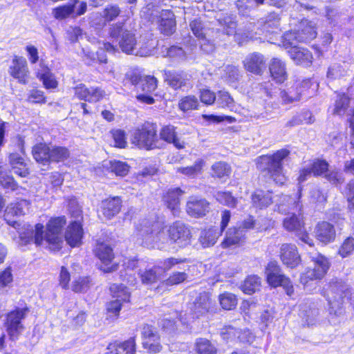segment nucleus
<instances>
[{"instance_id":"f704fd0d","label":"nucleus","mask_w":354,"mask_h":354,"mask_svg":"<svg viewBox=\"0 0 354 354\" xmlns=\"http://www.w3.org/2000/svg\"><path fill=\"white\" fill-rule=\"evenodd\" d=\"M41 69L37 72V77L39 78L46 88H55L57 86V82L50 69L42 63L39 64Z\"/></svg>"},{"instance_id":"13d9d810","label":"nucleus","mask_w":354,"mask_h":354,"mask_svg":"<svg viewBox=\"0 0 354 354\" xmlns=\"http://www.w3.org/2000/svg\"><path fill=\"white\" fill-rule=\"evenodd\" d=\"M158 80L153 76H147L141 80L140 87L142 91L151 93L157 88Z\"/></svg>"},{"instance_id":"ddd939ff","label":"nucleus","mask_w":354,"mask_h":354,"mask_svg":"<svg viewBox=\"0 0 354 354\" xmlns=\"http://www.w3.org/2000/svg\"><path fill=\"white\" fill-rule=\"evenodd\" d=\"M30 203L25 199H21L16 202L10 203L5 211V220L7 223L17 228L19 225L15 221H11L10 217L12 216H21L29 212Z\"/></svg>"},{"instance_id":"3c124183","label":"nucleus","mask_w":354,"mask_h":354,"mask_svg":"<svg viewBox=\"0 0 354 354\" xmlns=\"http://www.w3.org/2000/svg\"><path fill=\"white\" fill-rule=\"evenodd\" d=\"M346 68V66L344 63L343 64H333L328 68L327 77L331 79L340 78L346 74L347 71Z\"/></svg>"},{"instance_id":"f8f14e48","label":"nucleus","mask_w":354,"mask_h":354,"mask_svg":"<svg viewBox=\"0 0 354 354\" xmlns=\"http://www.w3.org/2000/svg\"><path fill=\"white\" fill-rule=\"evenodd\" d=\"M161 228V224L158 221L143 220L137 226L138 235L142 239L146 244H151L155 241L156 237Z\"/></svg>"},{"instance_id":"a19ab883","label":"nucleus","mask_w":354,"mask_h":354,"mask_svg":"<svg viewBox=\"0 0 354 354\" xmlns=\"http://www.w3.org/2000/svg\"><path fill=\"white\" fill-rule=\"evenodd\" d=\"M70 156V152L66 147L61 146H51L50 153V162H62Z\"/></svg>"},{"instance_id":"864d4df0","label":"nucleus","mask_w":354,"mask_h":354,"mask_svg":"<svg viewBox=\"0 0 354 354\" xmlns=\"http://www.w3.org/2000/svg\"><path fill=\"white\" fill-rule=\"evenodd\" d=\"M241 335V333L240 331L231 326H225L221 332V335L223 339L226 341H232L236 338L239 339L241 342L245 341Z\"/></svg>"},{"instance_id":"1a4fd4ad","label":"nucleus","mask_w":354,"mask_h":354,"mask_svg":"<svg viewBox=\"0 0 354 354\" xmlns=\"http://www.w3.org/2000/svg\"><path fill=\"white\" fill-rule=\"evenodd\" d=\"M156 139V129L153 126L145 127L136 130L132 138V143L139 148L149 149L155 147Z\"/></svg>"},{"instance_id":"423d86ee","label":"nucleus","mask_w":354,"mask_h":354,"mask_svg":"<svg viewBox=\"0 0 354 354\" xmlns=\"http://www.w3.org/2000/svg\"><path fill=\"white\" fill-rule=\"evenodd\" d=\"M164 80L174 90L183 91L192 86L191 75L183 71H165Z\"/></svg>"},{"instance_id":"b1692460","label":"nucleus","mask_w":354,"mask_h":354,"mask_svg":"<svg viewBox=\"0 0 354 354\" xmlns=\"http://www.w3.org/2000/svg\"><path fill=\"white\" fill-rule=\"evenodd\" d=\"M288 53L291 59L297 64L308 66L313 62V55L308 49L295 46L290 48Z\"/></svg>"},{"instance_id":"473e14b6","label":"nucleus","mask_w":354,"mask_h":354,"mask_svg":"<svg viewBox=\"0 0 354 354\" xmlns=\"http://www.w3.org/2000/svg\"><path fill=\"white\" fill-rule=\"evenodd\" d=\"M212 301L208 292L200 293L193 304L192 310L198 316L208 312Z\"/></svg>"},{"instance_id":"a211bd4d","label":"nucleus","mask_w":354,"mask_h":354,"mask_svg":"<svg viewBox=\"0 0 354 354\" xmlns=\"http://www.w3.org/2000/svg\"><path fill=\"white\" fill-rule=\"evenodd\" d=\"M243 66L246 71L255 75H261L266 68V59L263 55L254 53L245 58Z\"/></svg>"},{"instance_id":"7c9ffc66","label":"nucleus","mask_w":354,"mask_h":354,"mask_svg":"<svg viewBox=\"0 0 354 354\" xmlns=\"http://www.w3.org/2000/svg\"><path fill=\"white\" fill-rule=\"evenodd\" d=\"M270 71L272 77L277 82H283L287 77L285 64L277 58H273L270 64Z\"/></svg>"},{"instance_id":"9b49d317","label":"nucleus","mask_w":354,"mask_h":354,"mask_svg":"<svg viewBox=\"0 0 354 354\" xmlns=\"http://www.w3.org/2000/svg\"><path fill=\"white\" fill-rule=\"evenodd\" d=\"M44 226L41 224H37L34 227L29 225H24L21 231L19 232L21 244L26 245L35 243L41 245L44 241Z\"/></svg>"},{"instance_id":"8fccbe9b","label":"nucleus","mask_w":354,"mask_h":354,"mask_svg":"<svg viewBox=\"0 0 354 354\" xmlns=\"http://www.w3.org/2000/svg\"><path fill=\"white\" fill-rule=\"evenodd\" d=\"M282 45L286 48H295L299 41V32L297 28L294 31L286 32L282 37Z\"/></svg>"},{"instance_id":"4be33fe9","label":"nucleus","mask_w":354,"mask_h":354,"mask_svg":"<svg viewBox=\"0 0 354 354\" xmlns=\"http://www.w3.org/2000/svg\"><path fill=\"white\" fill-rule=\"evenodd\" d=\"M82 235L83 230L80 223L74 221L66 230L65 239L71 247H76L80 244Z\"/></svg>"},{"instance_id":"bb28decb","label":"nucleus","mask_w":354,"mask_h":354,"mask_svg":"<svg viewBox=\"0 0 354 354\" xmlns=\"http://www.w3.org/2000/svg\"><path fill=\"white\" fill-rule=\"evenodd\" d=\"M9 163L15 174L21 177H26L29 174V170L24 158L17 153H11L9 156Z\"/></svg>"},{"instance_id":"e2e57ef3","label":"nucleus","mask_w":354,"mask_h":354,"mask_svg":"<svg viewBox=\"0 0 354 354\" xmlns=\"http://www.w3.org/2000/svg\"><path fill=\"white\" fill-rule=\"evenodd\" d=\"M354 250V239L352 237H348L344 240L343 243L342 244L339 250V254L342 257H346L350 255L352 252Z\"/></svg>"},{"instance_id":"338daca9","label":"nucleus","mask_w":354,"mask_h":354,"mask_svg":"<svg viewBox=\"0 0 354 354\" xmlns=\"http://www.w3.org/2000/svg\"><path fill=\"white\" fill-rule=\"evenodd\" d=\"M199 97L201 102L206 105L214 104L216 98L215 93L207 88L201 89Z\"/></svg>"},{"instance_id":"f257e3e1","label":"nucleus","mask_w":354,"mask_h":354,"mask_svg":"<svg viewBox=\"0 0 354 354\" xmlns=\"http://www.w3.org/2000/svg\"><path fill=\"white\" fill-rule=\"evenodd\" d=\"M289 154L288 150L282 149L272 156H259L256 160L257 167L262 172H267L276 183L282 185L286 180L283 172V162Z\"/></svg>"},{"instance_id":"bf43d9fd","label":"nucleus","mask_w":354,"mask_h":354,"mask_svg":"<svg viewBox=\"0 0 354 354\" xmlns=\"http://www.w3.org/2000/svg\"><path fill=\"white\" fill-rule=\"evenodd\" d=\"M90 283L88 277H79L73 281L72 290L75 292H85L89 288Z\"/></svg>"},{"instance_id":"20e7f679","label":"nucleus","mask_w":354,"mask_h":354,"mask_svg":"<svg viewBox=\"0 0 354 354\" xmlns=\"http://www.w3.org/2000/svg\"><path fill=\"white\" fill-rule=\"evenodd\" d=\"M110 291L114 299L107 303L106 310L110 316L118 317L122 304L129 301L130 292L126 286L115 283L111 286Z\"/></svg>"},{"instance_id":"6ab92c4d","label":"nucleus","mask_w":354,"mask_h":354,"mask_svg":"<svg viewBox=\"0 0 354 354\" xmlns=\"http://www.w3.org/2000/svg\"><path fill=\"white\" fill-rule=\"evenodd\" d=\"M95 254L104 264V267L101 268L104 272H111L117 270V265L107 266L114 257L113 249L110 245L104 243H98L95 248Z\"/></svg>"},{"instance_id":"f03ea898","label":"nucleus","mask_w":354,"mask_h":354,"mask_svg":"<svg viewBox=\"0 0 354 354\" xmlns=\"http://www.w3.org/2000/svg\"><path fill=\"white\" fill-rule=\"evenodd\" d=\"M349 296L350 291L346 286L337 281L330 282L325 293L331 312L335 314H337L342 308Z\"/></svg>"},{"instance_id":"0e129e2a","label":"nucleus","mask_w":354,"mask_h":354,"mask_svg":"<svg viewBox=\"0 0 354 354\" xmlns=\"http://www.w3.org/2000/svg\"><path fill=\"white\" fill-rule=\"evenodd\" d=\"M190 28L193 34L199 39H205V28L201 21L199 19H194L191 21L189 24Z\"/></svg>"},{"instance_id":"f3484780","label":"nucleus","mask_w":354,"mask_h":354,"mask_svg":"<svg viewBox=\"0 0 354 354\" xmlns=\"http://www.w3.org/2000/svg\"><path fill=\"white\" fill-rule=\"evenodd\" d=\"M136 343L134 337L120 342H113L109 343L104 354H136Z\"/></svg>"},{"instance_id":"69168bd1","label":"nucleus","mask_w":354,"mask_h":354,"mask_svg":"<svg viewBox=\"0 0 354 354\" xmlns=\"http://www.w3.org/2000/svg\"><path fill=\"white\" fill-rule=\"evenodd\" d=\"M142 345L145 348L147 349L149 353H159L162 349L159 335L157 336V338H154V340L150 339L146 342H142Z\"/></svg>"},{"instance_id":"aec40b11","label":"nucleus","mask_w":354,"mask_h":354,"mask_svg":"<svg viewBox=\"0 0 354 354\" xmlns=\"http://www.w3.org/2000/svg\"><path fill=\"white\" fill-rule=\"evenodd\" d=\"M299 32V41L307 42L316 37L317 30L313 22L307 19L301 20L297 25Z\"/></svg>"},{"instance_id":"79ce46f5","label":"nucleus","mask_w":354,"mask_h":354,"mask_svg":"<svg viewBox=\"0 0 354 354\" xmlns=\"http://www.w3.org/2000/svg\"><path fill=\"white\" fill-rule=\"evenodd\" d=\"M303 226V221L295 214L287 216L283 220V227L290 232H295L296 233L301 232Z\"/></svg>"},{"instance_id":"72a5a7b5","label":"nucleus","mask_w":354,"mask_h":354,"mask_svg":"<svg viewBox=\"0 0 354 354\" xmlns=\"http://www.w3.org/2000/svg\"><path fill=\"white\" fill-rule=\"evenodd\" d=\"M136 44L135 35L131 31L126 30L123 32L119 45L124 53L127 54L133 53Z\"/></svg>"},{"instance_id":"052dcab7","label":"nucleus","mask_w":354,"mask_h":354,"mask_svg":"<svg viewBox=\"0 0 354 354\" xmlns=\"http://www.w3.org/2000/svg\"><path fill=\"white\" fill-rule=\"evenodd\" d=\"M309 167L314 176H320L328 171V164L325 160H316Z\"/></svg>"},{"instance_id":"a18cd8bd","label":"nucleus","mask_w":354,"mask_h":354,"mask_svg":"<svg viewBox=\"0 0 354 354\" xmlns=\"http://www.w3.org/2000/svg\"><path fill=\"white\" fill-rule=\"evenodd\" d=\"M158 269V268L157 266H154L151 268L140 271L139 274L142 283L152 284L156 283L159 279Z\"/></svg>"},{"instance_id":"603ef678","label":"nucleus","mask_w":354,"mask_h":354,"mask_svg":"<svg viewBox=\"0 0 354 354\" xmlns=\"http://www.w3.org/2000/svg\"><path fill=\"white\" fill-rule=\"evenodd\" d=\"M121 12L120 8L116 5H108L102 11V17L105 21L110 22L115 19Z\"/></svg>"},{"instance_id":"cd10ccee","label":"nucleus","mask_w":354,"mask_h":354,"mask_svg":"<svg viewBox=\"0 0 354 354\" xmlns=\"http://www.w3.org/2000/svg\"><path fill=\"white\" fill-rule=\"evenodd\" d=\"M245 239V233L241 227L230 228L226 233L225 238L221 243L223 248L236 245Z\"/></svg>"},{"instance_id":"49530a36","label":"nucleus","mask_w":354,"mask_h":354,"mask_svg":"<svg viewBox=\"0 0 354 354\" xmlns=\"http://www.w3.org/2000/svg\"><path fill=\"white\" fill-rule=\"evenodd\" d=\"M261 285V279L257 275L249 276L242 285L243 291L251 295L259 289Z\"/></svg>"},{"instance_id":"6e6d98bb","label":"nucleus","mask_w":354,"mask_h":354,"mask_svg":"<svg viewBox=\"0 0 354 354\" xmlns=\"http://www.w3.org/2000/svg\"><path fill=\"white\" fill-rule=\"evenodd\" d=\"M349 103V98L345 95H339V98L336 100L333 113L342 115L346 112Z\"/></svg>"},{"instance_id":"9d476101","label":"nucleus","mask_w":354,"mask_h":354,"mask_svg":"<svg viewBox=\"0 0 354 354\" xmlns=\"http://www.w3.org/2000/svg\"><path fill=\"white\" fill-rule=\"evenodd\" d=\"M8 73L13 78L17 80L19 83L26 84L30 75L26 59L24 57L15 55Z\"/></svg>"},{"instance_id":"774afa93","label":"nucleus","mask_w":354,"mask_h":354,"mask_svg":"<svg viewBox=\"0 0 354 354\" xmlns=\"http://www.w3.org/2000/svg\"><path fill=\"white\" fill-rule=\"evenodd\" d=\"M111 133L115 142V146L119 148H124L127 145L124 131L117 129L112 131Z\"/></svg>"},{"instance_id":"412c9836","label":"nucleus","mask_w":354,"mask_h":354,"mask_svg":"<svg viewBox=\"0 0 354 354\" xmlns=\"http://www.w3.org/2000/svg\"><path fill=\"white\" fill-rule=\"evenodd\" d=\"M122 207V200L118 196L109 198L102 201V214L108 219L118 214Z\"/></svg>"},{"instance_id":"ea45409f","label":"nucleus","mask_w":354,"mask_h":354,"mask_svg":"<svg viewBox=\"0 0 354 354\" xmlns=\"http://www.w3.org/2000/svg\"><path fill=\"white\" fill-rule=\"evenodd\" d=\"M199 102L198 98L193 95H189L182 97L178 102V108L183 112L196 110L198 109Z\"/></svg>"},{"instance_id":"5701e85b","label":"nucleus","mask_w":354,"mask_h":354,"mask_svg":"<svg viewBox=\"0 0 354 354\" xmlns=\"http://www.w3.org/2000/svg\"><path fill=\"white\" fill-rule=\"evenodd\" d=\"M159 29L165 35H171L176 30V21L173 12L162 10L160 15Z\"/></svg>"},{"instance_id":"de8ad7c7","label":"nucleus","mask_w":354,"mask_h":354,"mask_svg":"<svg viewBox=\"0 0 354 354\" xmlns=\"http://www.w3.org/2000/svg\"><path fill=\"white\" fill-rule=\"evenodd\" d=\"M196 348L198 354H215L216 353V347L209 340L203 338L197 339Z\"/></svg>"},{"instance_id":"a878e982","label":"nucleus","mask_w":354,"mask_h":354,"mask_svg":"<svg viewBox=\"0 0 354 354\" xmlns=\"http://www.w3.org/2000/svg\"><path fill=\"white\" fill-rule=\"evenodd\" d=\"M316 236L318 240L324 243L334 241L335 230L333 225L328 222L319 223L316 227Z\"/></svg>"},{"instance_id":"5fc2aeb1","label":"nucleus","mask_w":354,"mask_h":354,"mask_svg":"<svg viewBox=\"0 0 354 354\" xmlns=\"http://www.w3.org/2000/svg\"><path fill=\"white\" fill-rule=\"evenodd\" d=\"M216 198L218 201L230 207H235L236 205L237 200L231 195L230 192H218L216 194Z\"/></svg>"},{"instance_id":"37998d69","label":"nucleus","mask_w":354,"mask_h":354,"mask_svg":"<svg viewBox=\"0 0 354 354\" xmlns=\"http://www.w3.org/2000/svg\"><path fill=\"white\" fill-rule=\"evenodd\" d=\"M74 6L75 5H70L68 3L54 8L52 13L54 17L59 20H62L69 17H74Z\"/></svg>"},{"instance_id":"c03bdc74","label":"nucleus","mask_w":354,"mask_h":354,"mask_svg":"<svg viewBox=\"0 0 354 354\" xmlns=\"http://www.w3.org/2000/svg\"><path fill=\"white\" fill-rule=\"evenodd\" d=\"M268 282L273 287L279 286L284 287L287 290L288 295H291L293 292L292 286L289 279L281 272H279L277 274H273L272 282L271 281H268Z\"/></svg>"},{"instance_id":"39448f33","label":"nucleus","mask_w":354,"mask_h":354,"mask_svg":"<svg viewBox=\"0 0 354 354\" xmlns=\"http://www.w3.org/2000/svg\"><path fill=\"white\" fill-rule=\"evenodd\" d=\"M312 261L315 263L314 268L308 269L301 277V282L306 285L308 280L320 279L324 277L329 268V263L326 257L315 254L311 257Z\"/></svg>"},{"instance_id":"4d7b16f0","label":"nucleus","mask_w":354,"mask_h":354,"mask_svg":"<svg viewBox=\"0 0 354 354\" xmlns=\"http://www.w3.org/2000/svg\"><path fill=\"white\" fill-rule=\"evenodd\" d=\"M110 165L111 171L117 176H124L129 172V167L124 162L113 160L110 162Z\"/></svg>"},{"instance_id":"393cba45","label":"nucleus","mask_w":354,"mask_h":354,"mask_svg":"<svg viewBox=\"0 0 354 354\" xmlns=\"http://www.w3.org/2000/svg\"><path fill=\"white\" fill-rule=\"evenodd\" d=\"M184 194V192L180 188L170 189L167 191L163 197L164 202L167 208L169 209L174 214L178 212L180 206V196Z\"/></svg>"},{"instance_id":"dca6fc26","label":"nucleus","mask_w":354,"mask_h":354,"mask_svg":"<svg viewBox=\"0 0 354 354\" xmlns=\"http://www.w3.org/2000/svg\"><path fill=\"white\" fill-rule=\"evenodd\" d=\"M210 210L209 203L205 198L192 196L189 198L186 211L193 217L198 218L205 216Z\"/></svg>"},{"instance_id":"0eeeda50","label":"nucleus","mask_w":354,"mask_h":354,"mask_svg":"<svg viewBox=\"0 0 354 354\" xmlns=\"http://www.w3.org/2000/svg\"><path fill=\"white\" fill-rule=\"evenodd\" d=\"M64 224L65 220L60 217L50 220L47 224V230L44 235V240L52 245L53 250L61 248L62 243L61 231Z\"/></svg>"},{"instance_id":"4468645a","label":"nucleus","mask_w":354,"mask_h":354,"mask_svg":"<svg viewBox=\"0 0 354 354\" xmlns=\"http://www.w3.org/2000/svg\"><path fill=\"white\" fill-rule=\"evenodd\" d=\"M75 96L81 100L88 102L100 101L105 95L103 90L98 87L87 88L85 84H80L73 88Z\"/></svg>"},{"instance_id":"09e8293b","label":"nucleus","mask_w":354,"mask_h":354,"mask_svg":"<svg viewBox=\"0 0 354 354\" xmlns=\"http://www.w3.org/2000/svg\"><path fill=\"white\" fill-rule=\"evenodd\" d=\"M219 301L222 308L225 310H232L237 305L236 297L227 292L220 295Z\"/></svg>"},{"instance_id":"2eb2a0df","label":"nucleus","mask_w":354,"mask_h":354,"mask_svg":"<svg viewBox=\"0 0 354 354\" xmlns=\"http://www.w3.org/2000/svg\"><path fill=\"white\" fill-rule=\"evenodd\" d=\"M279 257L284 265L291 268L297 267L301 261L297 247L291 243H283L281 245Z\"/></svg>"},{"instance_id":"2f4dec72","label":"nucleus","mask_w":354,"mask_h":354,"mask_svg":"<svg viewBox=\"0 0 354 354\" xmlns=\"http://www.w3.org/2000/svg\"><path fill=\"white\" fill-rule=\"evenodd\" d=\"M274 202L276 203L278 207L279 212L281 214H286L297 209L299 206V203L295 198L286 195L275 196Z\"/></svg>"},{"instance_id":"c85d7f7f","label":"nucleus","mask_w":354,"mask_h":354,"mask_svg":"<svg viewBox=\"0 0 354 354\" xmlns=\"http://www.w3.org/2000/svg\"><path fill=\"white\" fill-rule=\"evenodd\" d=\"M251 199L254 207L262 209L274 203V196L273 197L270 192L257 191L252 195Z\"/></svg>"},{"instance_id":"e433bc0d","label":"nucleus","mask_w":354,"mask_h":354,"mask_svg":"<svg viewBox=\"0 0 354 354\" xmlns=\"http://www.w3.org/2000/svg\"><path fill=\"white\" fill-rule=\"evenodd\" d=\"M221 232L216 229H209L201 232L200 242L204 248L212 246L216 242Z\"/></svg>"},{"instance_id":"7ed1b4c3","label":"nucleus","mask_w":354,"mask_h":354,"mask_svg":"<svg viewBox=\"0 0 354 354\" xmlns=\"http://www.w3.org/2000/svg\"><path fill=\"white\" fill-rule=\"evenodd\" d=\"M28 311V308H17L7 314L4 326L11 341L17 340L24 330L25 327L21 321L25 319Z\"/></svg>"},{"instance_id":"6e6552de","label":"nucleus","mask_w":354,"mask_h":354,"mask_svg":"<svg viewBox=\"0 0 354 354\" xmlns=\"http://www.w3.org/2000/svg\"><path fill=\"white\" fill-rule=\"evenodd\" d=\"M168 233L170 239L179 247H185L191 243L192 238L191 229L180 221H176L170 225Z\"/></svg>"},{"instance_id":"c756f323","label":"nucleus","mask_w":354,"mask_h":354,"mask_svg":"<svg viewBox=\"0 0 354 354\" xmlns=\"http://www.w3.org/2000/svg\"><path fill=\"white\" fill-rule=\"evenodd\" d=\"M50 147L44 143H39L35 145L32 149L34 159L43 165H48L50 163Z\"/></svg>"},{"instance_id":"c9c22d12","label":"nucleus","mask_w":354,"mask_h":354,"mask_svg":"<svg viewBox=\"0 0 354 354\" xmlns=\"http://www.w3.org/2000/svg\"><path fill=\"white\" fill-rule=\"evenodd\" d=\"M160 138L167 142L173 143L178 149H182L184 147V142L177 138L174 126H165L160 131Z\"/></svg>"},{"instance_id":"680f3d73","label":"nucleus","mask_w":354,"mask_h":354,"mask_svg":"<svg viewBox=\"0 0 354 354\" xmlns=\"http://www.w3.org/2000/svg\"><path fill=\"white\" fill-rule=\"evenodd\" d=\"M165 50L166 53L164 54V56L179 59H183L185 57V51L180 47L172 46L169 48H166ZM162 53H165L164 50L162 51Z\"/></svg>"},{"instance_id":"58836bf2","label":"nucleus","mask_w":354,"mask_h":354,"mask_svg":"<svg viewBox=\"0 0 354 354\" xmlns=\"http://www.w3.org/2000/svg\"><path fill=\"white\" fill-rule=\"evenodd\" d=\"M212 176L218 178H224L230 176L232 169L229 164L219 161L212 166Z\"/></svg>"},{"instance_id":"4c0bfd02","label":"nucleus","mask_w":354,"mask_h":354,"mask_svg":"<svg viewBox=\"0 0 354 354\" xmlns=\"http://www.w3.org/2000/svg\"><path fill=\"white\" fill-rule=\"evenodd\" d=\"M205 165V162L203 159H198L194 164L189 167H178L177 171L189 177H195L202 172L203 168Z\"/></svg>"}]
</instances>
